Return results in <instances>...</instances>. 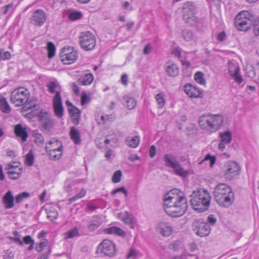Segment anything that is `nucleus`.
Here are the masks:
<instances>
[{
  "mask_svg": "<svg viewBox=\"0 0 259 259\" xmlns=\"http://www.w3.org/2000/svg\"><path fill=\"white\" fill-rule=\"evenodd\" d=\"M213 193L215 200L220 206L228 207L234 202V193L226 184L220 183L217 185L214 188Z\"/></svg>",
  "mask_w": 259,
  "mask_h": 259,
  "instance_id": "7ed1b4c3",
  "label": "nucleus"
},
{
  "mask_svg": "<svg viewBox=\"0 0 259 259\" xmlns=\"http://www.w3.org/2000/svg\"><path fill=\"white\" fill-rule=\"evenodd\" d=\"M0 110L3 113L8 114L11 111V108L6 98H0Z\"/></svg>",
  "mask_w": 259,
  "mask_h": 259,
  "instance_id": "7c9ffc66",
  "label": "nucleus"
},
{
  "mask_svg": "<svg viewBox=\"0 0 259 259\" xmlns=\"http://www.w3.org/2000/svg\"><path fill=\"white\" fill-rule=\"evenodd\" d=\"M209 160L210 162V166H212V165L215 163L216 161L215 157L214 156H211L210 154H207L204 159L200 162L198 163L199 164H201L204 161Z\"/></svg>",
  "mask_w": 259,
  "mask_h": 259,
  "instance_id": "a18cd8bd",
  "label": "nucleus"
},
{
  "mask_svg": "<svg viewBox=\"0 0 259 259\" xmlns=\"http://www.w3.org/2000/svg\"><path fill=\"white\" fill-rule=\"evenodd\" d=\"M226 35L225 31H222L217 35V39L219 41L222 42L226 40Z\"/></svg>",
  "mask_w": 259,
  "mask_h": 259,
  "instance_id": "338daca9",
  "label": "nucleus"
},
{
  "mask_svg": "<svg viewBox=\"0 0 259 259\" xmlns=\"http://www.w3.org/2000/svg\"><path fill=\"white\" fill-rule=\"evenodd\" d=\"M33 137L34 141L37 145H39L42 143L44 138L41 134L37 133V131H34L33 133Z\"/></svg>",
  "mask_w": 259,
  "mask_h": 259,
  "instance_id": "c03bdc74",
  "label": "nucleus"
},
{
  "mask_svg": "<svg viewBox=\"0 0 259 259\" xmlns=\"http://www.w3.org/2000/svg\"><path fill=\"white\" fill-rule=\"evenodd\" d=\"M47 87L51 94L55 93V95H56V93L59 92L61 94V91L59 90L60 86L58 82L54 81H50L47 84Z\"/></svg>",
  "mask_w": 259,
  "mask_h": 259,
  "instance_id": "c85d7f7f",
  "label": "nucleus"
},
{
  "mask_svg": "<svg viewBox=\"0 0 259 259\" xmlns=\"http://www.w3.org/2000/svg\"><path fill=\"white\" fill-rule=\"evenodd\" d=\"M39 120L42 127L46 131L50 130L54 125V120L49 118L47 116L40 115Z\"/></svg>",
  "mask_w": 259,
  "mask_h": 259,
  "instance_id": "6ab92c4d",
  "label": "nucleus"
},
{
  "mask_svg": "<svg viewBox=\"0 0 259 259\" xmlns=\"http://www.w3.org/2000/svg\"><path fill=\"white\" fill-rule=\"evenodd\" d=\"M14 133L17 137L21 139L22 142L27 141L28 134L26 127L23 126L21 124H16L14 127Z\"/></svg>",
  "mask_w": 259,
  "mask_h": 259,
  "instance_id": "f3484780",
  "label": "nucleus"
},
{
  "mask_svg": "<svg viewBox=\"0 0 259 259\" xmlns=\"http://www.w3.org/2000/svg\"><path fill=\"white\" fill-rule=\"evenodd\" d=\"M46 151L52 150H63V145L62 142L57 139H53L48 143H47L45 146Z\"/></svg>",
  "mask_w": 259,
  "mask_h": 259,
  "instance_id": "4be33fe9",
  "label": "nucleus"
},
{
  "mask_svg": "<svg viewBox=\"0 0 259 259\" xmlns=\"http://www.w3.org/2000/svg\"><path fill=\"white\" fill-rule=\"evenodd\" d=\"M11 58V54L9 52H4V50H0V60H9Z\"/></svg>",
  "mask_w": 259,
  "mask_h": 259,
  "instance_id": "603ef678",
  "label": "nucleus"
},
{
  "mask_svg": "<svg viewBox=\"0 0 259 259\" xmlns=\"http://www.w3.org/2000/svg\"><path fill=\"white\" fill-rule=\"evenodd\" d=\"M224 167V175L228 179L231 180L239 175L240 168L239 164L235 161H230L226 162Z\"/></svg>",
  "mask_w": 259,
  "mask_h": 259,
  "instance_id": "9d476101",
  "label": "nucleus"
},
{
  "mask_svg": "<svg viewBox=\"0 0 259 259\" xmlns=\"http://www.w3.org/2000/svg\"><path fill=\"white\" fill-rule=\"evenodd\" d=\"M138 252L135 249H131L127 255L126 259H136L138 255Z\"/></svg>",
  "mask_w": 259,
  "mask_h": 259,
  "instance_id": "864d4df0",
  "label": "nucleus"
},
{
  "mask_svg": "<svg viewBox=\"0 0 259 259\" xmlns=\"http://www.w3.org/2000/svg\"><path fill=\"white\" fill-rule=\"evenodd\" d=\"M165 71L169 76L175 77L178 75L179 69L176 64L169 61L166 64Z\"/></svg>",
  "mask_w": 259,
  "mask_h": 259,
  "instance_id": "aec40b11",
  "label": "nucleus"
},
{
  "mask_svg": "<svg viewBox=\"0 0 259 259\" xmlns=\"http://www.w3.org/2000/svg\"><path fill=\"white\" fill-rule=\"evenodd\" d=\"M30 97L29 91L25 88L19 87L11 94V101L16 106H24Z\"/></svg>",
  "mask_w": 259,
  "mask_h": 259,
  "instance_id": "423d86ee",
  "label": "nucleus"
},
{
  "mask_svg": "<svg viewBox=\"0 0 259 259\" xmlns=\"http://www.w3.org/2000/svg\"><path fill=\"white\" fill-rule=\"evenodd\" d=\"M97 252L104 253L109 256H113L115 253V245L109 240H104L98 246Z\"/></svg>",
  "mask_w": 259,
  "mask_h": 259,
  "instance_id": "9b49d317",
  "label": "nucleus"
},
{
  "mask_svg": "<svg viewBox=\"0 0 259 259\" xmlns=\"http://www.w3.org/2000/svg\"><path fill=\"white\" fill-rule=\"evenodd\" d=\"M106 234H115L121 237H124L125 233L123 230L117 227H111L104 230Z\"/></svg>",
  "mask_w": 259,
  "mask_h": 259,
  "instance_id": "393cba45",
  "label": "nucleus"
},
{
  "mask_svg": "<svg viewBox=\"0 0 259 259\" xmlns=\"http://www.w3.org/2000/svg\"><path fill=\"white\" fill-rule=\"evenodd\" d=\"M23 243H24L26 244H30L32 243H34V240L30 235L25 236L23 239Z\"/></svg>",
  "mask_w": 259,
  "mask_h": 259,
  "instance_id": "680f3d73",
  "label": "nucleus"
},
{
  "mask_svg": "<svg viewBox=\"0 0 259 259\" xmlns=\"http://www.w3.org/2000/svg\"><path fill=\"white\" fill-rule=\"evenodd\" d=\"M71 139L75 144H80V134L79 131L74 127H71L70 131Z\"/></svg>",
  "mask_w": 259,
  "mask_h": 259,
  "instance_id": "bb28decb",
  "label": "nucleus"
},
{
  "mask_svg": "<svg viewBox=\"0 0 259 259\" xmlns=\"http://www.w3.org/2000/svg\"><path fill=\"white\" fill-rule=\"evenodd\" d=\"M156 102L159 108H162L165 104V101L163 93H159L155 97Z\"/></svg>",
  "mask_w": 259,
  "mask_h": 259,
  "instance_id": "a19ab883",
  "label": "nucleus"
},
{
  "mask_svg": "<svg viewBox=\"0 0 259 259\" xmlns=\"http://www.w3.org/2000/svg\"><path fill=\"white\" fill-rule=\"evenodd\" d=\"M14 198L11 191H8L3 198V202L4 206L7 209H10L14 207Z\"/></svg>",
  "mask_w": 259,
  "mask_h": 259,
  "instance_id": "412c9836",
  "label": "nucleus"
},
{
  "mask_svg": "<svg viewBox=\"0 0 259 259\" xmlns=\"http://www.w3.org/2000/svg\"><path fill=\"white\" fill-rule=\"evenodd\" d=\"M53 108L56 115L59 118L63 115V107L62 105V98L59 92L56 93V95L53 99Z\"/></svg>",
  "mask_w": 259,
  "mask_h": 259,
  "instance_id": "4468645a",
  "label": "nucleus"
},
{
  "mask_svg": "<svg viewBox=\"0 0 259 259\" xmlns=\"http://www.w3.org/2000/svg\"><path fill=\"white\" fill-rule=\"evenodd\" d=\"M21 164L19 162H14L13 163H9L6 167V169H18L19 168H21L20 167Z\"/></svg>",
  "mask_w": 259,
  "mask_h": 259,
  "instance_id": "4d7b16f0",
  "label": "nucleus"
},
{
  "mask_svg": "<svg viewBox=\"0 0 259 259\" xmlns=\"http://www.w3.org/2000/svg\"><path fill=\"white\" fill-rule=\"evenodd\" d=\"M60 58L64 64L73 63L78 58V53L73 48H64L59 55Z\"/></svg>",
  "mask_w": 259,
  "mask_h": 259,
  "instance_id": "6e6552de",
  "label": "nucleus"
},
{
  "mask_svg": "<svg viewBox=\"0 0 259 259\" xmlns=\"http://www.w3.org/2000/svg\"><path fill=\"white\" fill-rule=\"evenodd\" d=\"M196 233L200 237L207 236L210 231L209 226L204 223L202 219L195 220L193 223Z\"/></svg>",
  "mask_w": 259,
  "mask_h": 259,
  "instance_id": "ddd939ff",
  "label": "nucleus"
},
{
  "mask_svg": "<svg viewBox=\"0 0 259 259\" xmlns=\"http://www.w3.org/2000/svg\"><path fill=\"white\" fill-rule=\"evenodd\" d=\"M253 19V16L249 12L243 11L236 15L234 24L238 30L246 31L250 28Z\"/></svg>",
  "mask_w": 259,
  "mask_h": 259,
  "instance_id": "20e7f679",
  "label": "nucleus"
},
{
  "mask_svg": "<svg viewBox=\"0 0 259 259\" xmlns=\"http://www.w3.org/2000/svg\"><path fill=\"white\" fill-rule=\"evenodd\" d=\"M228 71L235 81L239 84L243 81V79L239 73L240 68L237 65L233 63L229 64Z\"/></svg>",
  "mask_w": 259,
  "mask_h": 259,
  "instance_id": "2eb2a0df",
  "label": "nucleus"
},
{
  "mask_svg": "<svg viewBox=\"0 0 259 259\" xmlns=\"http://www.w3.org/2000/svg\"><path fill=\"white\" fill-rule=\"evenodd\" d=\"M192 91L190 93V97L191 98H202L203 96L202 92L198 88L194 86Z\"/></svg>",
  "mask_w": 259,
  "mask_h": 259,
  "instance_id": "79ce46f5",
  "label": "nucleus"
},
{
  "mask_svg": "<svg viewBox=\"0 0 259 259\" xmlns=\"http://www.w3.org/2000/svg\"><path fill=\"white\" fill-rule=\"evenodd\" d=\"M79 40L81 47L85 51L92 50L95 47V37L90 31L81 32L79 35Z\"/></svg>",
  "mask_w": 259,
  "mask_h": 259,
  "instance_id": "0eeeda50",
  "label": "nucleus"
},
{
  "mask_svg": "<svg viewBox=\"0 0 259 259\" xmlns=\"http://www.w3.org/2000/svg\"><path fill=\"white\" fill-rule=\"evenodd\" d=\"M48 245L47 240H45L43 241L40 242L39 243H36L35 249L37 252L41 251L45 247Z\"/></svg>",
  "mask_w": 259,
  "mask_h": 259,
  "instance_id": "3c124183",
  "label": "nucleus"
},
{
  "mask_svg": "<svg viewBox=\"0 0 259 259\" xmlns=\"http://www.w3.org/2000/svg\"><path fill=\"white\" fill-rule=\"evenodd\" d=\"M47 49L48 51V58H52L55 54L56 48L54 44L49 42L47 44Z\"/></svg>",
  "mask_w": 259,
  "mask_h": 259,
  "instance_id": "e433bc0d",
  "label": "nucleus"
},
{
  "mask_svg": "<svg viewBox=\"0 0 259 259\" xmlns=\"http://www.w3.org/2000/svg\"><path fill=\"white\" fill-rule=\"evenodd\" d=\"M122 176L121 171L120 170L116 171L112 177V182L114 183H117L119 182L121 180V178Z\"/></svg>",
  "mask_w": 259,
  "mask_h": 259,
  "instance_id": "8fccbe9b",
  "label": "nucleus"
},
{
  "mask_svg": "<svg viewBox=\"0 0 259 259\" xmlns=\"http://www.w3.org/2000/svg\"><path fill=\"white\" fill-rule=\"evenodd\" d=\"M127 145L131 148H136L140 143V138L138 136L134 137L131 139L127 138L125 140Z\"/></svg>",
  "mask_w": 259,
  "mask_h": 259,
  "instance_id": "2f4dec72",
  "label": "nucleus"
},
{
  "mask_svg": "<svg viewBox=\"0 0 259 259\" xmlns=\"http://www.w3.org/2000/svg\"><path fill=\"white\" fill-rule=\"evenodd\" d=\"M22 172V168H18L17 172L10 171H8V174L10 179L17 180L21 176Z\"/></svg>",
  "mask_w": 259,
  "mask_h": 259,
  "instance_id": "4c0bfd02",
  "label": "nucleus"
},
{
  "mask_svg": "<svg viewBox=\"0 0 259 259\" xmlns=\"http://www.w3.org/2000/svg\"><path fill=\"white\" fill-rule=\"evenodd\" d=\"M94 80V76L92 73H87L80 76L78 79V82L82 85H87L92 83Z\"/></svg>",
  "mask_w": 259,
  "mask_h": 259,
  "instance_id": "a878e982",
  "label": "nucleus"
},
{
  "mask_svg": "<svg viewBox=\"0 0 259 259\" xmlns=\"http://www.w3.org/2000/svg\"><path fill=\"white\" fill-rule=\"evenodd\" d=\"M164 161L166 167L172 168L173 173L183 178L187 177L188 172L183 168L177 157L171 154H166L164 156Z\"/></svg>",
  "mask_w": 259,
  "mask_h": 259,
  "instance_id": "39448f33",
  "label": "nucleus"
},
{
  "mask_svg": "<svg viewBox=\"0 0 259 259\" xmlns=\"http://www.w3.org/2000/svg\"><path fill=\"white\" fill-rule=\"evenodd\" d=\"M183 37L185 40L189 41L193 39V34L192 31L185 29L183 32Z\"/></svg>",
  "mask_w": 259,
  "mask_h": 259,
  "instance_id": "09e8293b",
  "label": "nucleus"
},
{
  "mask_svg": "<svg viewBox=\"0 0 259 259\" xmlns=\"http://www.w3.org/2000/svg\"><path fill=\"white\" fill-rule=\"evenodd\" d=\"M191 204L198 212L207 211L210 204V196L207 191L204 189L194 190L190 195Z\"/></svg>",
  "mask_w": 259,
  "mask_h": 259,
  "instance_id": "f03ea898",
  "label": "nucleus"
},
{
  "mask_svg": "<svg viewBox=\"0 0 259 259\" xmlns=\"http://www.w3.org/2000/svg\"><path fill=\"white\" fill-rule=\"evenodd\" d=\"M82 16V13L79 11L71 12L69 15V18L71 20L75 21L80 19Z\"/></svg>",
  "mask_w": 259,
  "mask_h": 259,
  "instance_id": "49530a36",
  "label": "nucleus"
},
{
  "mask_svg": "<svg viewBox=\"0 0 259 259\" xmlns=\"http://www.w3.org/2000/svg\"><path fill=\"white\" fill-rule=\"evenodd\" d=\"M119 192L123 193L125 196H127V194H128V192L125 190V189L123 187H120L118 188L114 189L111 192V195H115V194L119 193Z\"/></svg>",
  "mask_w": 259,
  "mask_h": 259,
  "instance_id": "5fc2aeb1",
  "label": "nucleus"
},
{
  "mask_svg": "<svg viewBox=\"0 0 259 259\" xmlns=\"http://www.w3.org/2000/svg\"><path fill=\"white\" fill-rule=\"evenodd\" d=\"M79 236V233L76 227L68 230L65 233V238L66 239L72 238Z\"/></svg>",
  "mask_w": 259,
  "mask_h": 259,
  "instance_id": "72a5a7b5",
  "label": "nucleus"
},
{
  "mask_svg": "<svg viewBox=\"0 0 259 259\" xmlns=\"http://www.w3.org/2000/svg\"><path fill=\"white\" fill-rule=\"evenodd\" d=\"M246 73L247 75L250 77L253 78L255 76V71L252 65L248 64L245 68Z\"/></svg>",
  "mask_w": 259,
  "mask_h": 259,
  "instance_id": "37998d69",
  "label": "nucleus"
},
{
  "mask_svg": "<svg viewBox=\"0 0 259 259\" xmlns=\"http://www.w3.org/2000/svg\"><path fill=\"white\" fill-rule=\"evenodd\" d=\"M207 221L209 225H214L217 222V218L213 214H210L207 217Z\"/></svg>",
  "mask_w": 259,
  "mask_h": 259,
  "instance_id": "bf43d9fd",
  "label": "nucleus"
},
{
  "mask_svg": "<svg viewBox=\"0 0 259 259\" xmlns=\"http://www.w3.org/2000/svg\"><path fill=\"white\" fill-rule=\"evenodd\" d=\"M210 131H215L220 128L223 122V117L219 114H210Z\"/></svg>",
  "mask_w": 259,
  "mask_h": 259,
  "instance_id": "dca6fc26",
  "label": "nucleus"
},
{
  "mask_svg": "<svg viewBox=\"0 0 259 259\" xmlns=\"http://www.w3.org/2000/svg\"><path fill=\"white\" fill-rule=\"evenodd\" d=\"M253 32L255 35H259V17L253 24Z\"/></svg>",
  "mask_w": 259,
  "mask_h": 259,
  "instance_id": "052dcab7",
  "label": "nucleus"
},
{
  "mask_svg": "<svg viewBox=\"0 0 259 259\" xmlns=\"http://www.w3.org/2000/svg\"><path fill=\"white\" fill-rule=\"evenodd\" d=\"M37 105L35 102L31 100H28L27 102L24 105L23 109L25 111H32L33 109H35Z\"/></svg>",
  "mask_w": 259,
  "mask_h": 259,
  "instance_id": "f704fd0d",
  "label": "nucleus"
},
{
  "mask_svg": "<svg viewBox=\"0 0 259 259\" xmlns=\"http://www.w3.org/2000/svg\"><path fill=\"white\" fill-rule=\"evenodd\" d=\"M172 53L179 58L181 57V49L179 47H176L172 49Z\"/></svg>",
  "mask_w": 259,
  "mask_h": 259,
  "instance_id": "69168bd1",
  "label": "nucleus"
},
{
  "mask_svg": "<svg viewBox=\"0 0 259 259\" xmlns=\"http://www.w3.org/2000/svg\"><path fill=\"white\" fill-rule=\"evenodd\" d=\"M180 242L179 241H175L170 244L169 248L174 251H177L180 248Z\"/></svg>",
  "mask_w": 259,
  "mask_h": 259,
  "instance_id": "e2e57ef3",
  "label": "nucleus"
},
{
  "mask_svg": "<svg viewBox=\"0 0 259 259\" xmlns=\"http://www.w3.org/2000/svg\"><path fill=\"white\" fill-rule=\"evenodd\" d=\"M63 150H52L46 151L50 159L58 160L62 155Z\"/></svg>",
  "mask_w": 259,
  "mask_h": 259,
  "instance_id": "c756f323",
  "label": "nucleus"
},
{
  "mask_svg": "<svg viewBox=\"0 0 259 259\" xmlns=\"http://www.w3.org/2000/svg\"><path fill=\"white\" fill-rule=\"evenodd\" d=\"M210 114L203 115L199 117V123L202 128L210 131Z\"/></svg>",
  "mask_w": 259,
  "mask_h": 259,
  "instance_id": "b1692460",
  "label": "nucleus"
},
{
  "mask_svg": "<svg viewBox=\"0 0 259 259\" xmlns=\"http://www.w3.org/2000/svg\"><path fill=\"white\" fill-rule=\"evenodd\" d=\"M47 18V15L42 10L37 9L33 13L30 18V23L33 25L40 27L46 22Z\"/></svg>",
  "mask_w": 259,
  "mask_h": 259,
  "instance_id": "f8f14e48",
  "label": "nucleus"
},
{
  "mask_svg": "<svg viewBox=\"0 0 259 259\" xmlns=\"http://www.w3.org/2000/svg\"><path fill=\"white\" fill-rule=\"evenodd\" d=\"M187 201L183 193L177 189L168 192L164 196L163 207L165 212L172 217L183 215L187 209Z\"/></svg>",
  "mask_w": 259,
  "mask_h": 259,
  "instance_id": "f257e3e1",
  "label": "nucleus"
},
{
  "mask_svg": "<svg viewBox=\"0 0 259 259\" xmlns=\"http://www.w3.org/2000/svg\"><path fill=\"white\" fill-rule=\"evenodd\" d=\"M68 110L71 117L72 118V121L74 124L77 125L79 123V118L80 116V112L79 110L73 106L72 107L68 108Z\"/></svg>",
  "mask_w": 259,
  "mask_h": 259,
  "instance_id": "5701e85b",
  "label": "nucleus"
},
{
  "mask_svg": "<svg viewBox=\"0 0 259 259\" xmlns=\"http://www.w3.org/2000/svg\"><path fill=\"white\" fill-rule=\"evenodd\" d=\"M51 252V249H48L47 252H45L44 253L41 254L39 257H38L37 259H48L49 256Z\"/></svg>",
  "mask_w": 259,
  "mask_h": 259,
  "instance_id": "774afa93",
  "label": "nucleus"
},
{
  "mask_svg": "<svg viewBox=\"0 0 259 259\" xmlns=\"http://www.w3.org/2000/svg\"><path fill=\"white\" fill-rule=\"evenodd\" d=\"M34 155L32 150L30 149L29 152L26 155L25 163L29 166L33 165L34 163Z\"/></svg>",
  "mask_w": 259,
  "mask_h": 259,
  "instance_id": "c9c22d12",
  "label": "nucleus"
},
{
  "mask_svg": "<svg viewBox=\"0 0 259 259\" xmlns=\"http://www.w3.org/2000/svg\"><path fill=\"white\" fill-rule=\"evenodd\" d=\"M123 100L124 101V106L129 110H132L136 106L137 101L132 97L125 96L123 97Z\"/></svg>",
  "mask_w": 259,
  "mask_h": 259,
  "instance_id": "cd10ccee",
  "label": "nucleus"
},
{
  "mask_svg": "<svg viewBox=\"0 0 259 259\" xmlns=\"http://www.w3.org/2000/svg\"><path fill=\"white\" fill-rule=\"evenodd\" d=\"M101 223L99 222H96L91 223V224L88 226V228L90 230L93 231L94 230L97 229L99 226L100 225Z\"/></svg>",
  "mask_w": 259,
  "mask_h": 259,
  "instance_id": "0e129e2a",
  "label": "nucleus"
},
{
  "mask_svg": "<svg viewBox=\"0 0 259 259\" xmlns=\"http://www.w3.org/2000/svg\"><path fill=\"white\" fill-rule=\"evenodd\" d=\"M194 78L196 81L200 84L204 85L206 83L203 73L201 72H197L194 75Z\"/></svg>",
  "mask_w": 259,
  "mask_h": 259,
  "instance_id": "58836bf2",
  "label": "nucleus"
},
{
  "mask_svg": "<svg viewBox=\"0 0 259 259\" xmlns=\"http://www.w3.org/2000/svg\"><path fill=\"white\" fill-rule=\"evenodd\" d=\"M30 194L26 192H24L17 195L15 198V202L17 203L21 202L24 199L28 198Z\"/></svg>",
  "mask_w": 259,
  "mask_h": 259,
  "instance_id": "de8ad7c7",
  "label": "nucleus"
},
{
  "mask_svg": "<svg viewBox=\"0 0 259 259\" xmlns=\"http://www.w3.org/2000/svg\"><path fill=\"white\" fill-rule=\"evenodd\" d=\"M123 221L130 226V228L133 229L134 228V220L133 217L127 213L122 219Z\"/></svg>",
  "mask_w": 259,
  "mask_h": 259,
  "instance_id": "ea45409f",
  "label": "nucleus"
},
{
  "mask_svg": "<svg viewBox=\"0 0 259 259\" xmlns=\"http://www.w3.org/2000/svg\"><path fill=\"white\" fill-rule=\"evenodd\" d=\"M48 215L47 217L51 221H53L56 219L58 218V212L56 210H53L50 212H47Z\"/></svg>",
  "mask_w": 259,
  "mask_h": 259,
  "instance_id": "6e6d98bb",
  "label": "nucleus"
},
{
  "mask_svg": "<svg viewBox=\"0 0 259 259\" xmlns=\"http://www.w3.org/2000/svg\"><path fill=\"white\" fill-rule=\"evenodd\" d=\"M157 229L160 234L165 237L170 236L173 231L172 226L170 224L166 222L159 223L157 225Z\"/></svg>",
  "mask_w": 259,
  "mask_h": 259,
  "instance_id": "a211bd4d",
  "label": "nucleus"
},
{
  "mask_svg": "<svg viewBox=\"0 0 259 259\" xmlns=\"http://www.w3.org/2000/svg\"><path fill=\"white\" fill-rule=\"evenodd\" d=\"M183 19L189 25H193L196 22L195 16V6L191 2L186 3L183 6Z\"/></svg>",
  "mask_w": 259,
  "mask_h": 259,
  "instance_id": "1a4fd4ad",
  "label": "nucleus"
},
{
  "mask_svg": "<svg viewBox=\"0 0 259 259\" xmlns=\"http://www.w3.org/2000/svg\"><path fill=\"white\" fill-rule=\"evenodd\" d=\"M194 87V86L189 83H187L184 85V91L189 97H190V93H191L192 91V89H193Z\"/></svg>",
  "mask_w": 259,
  "mask_h": 259,
  "instance_id": "13d9d810",
  "label": "nucleus"
},
{
  "mask_svg": "<svg viewBox=\"0 0 259 259\" xmlns=\"http://www.w3.org/2000/svg\"><path fill=\"white\" fill-rule=\"evenodd\" d=\"M220 137L221 139V141L226 144L230 143L232 140L231 133L229 131L224 133H220Z\"/></svg>",
  "mask_w": 259,
  "mask_h": 259,
  "instance_id": "473e14b6",
  "label": "nucleus"
}]
</instances>
